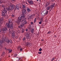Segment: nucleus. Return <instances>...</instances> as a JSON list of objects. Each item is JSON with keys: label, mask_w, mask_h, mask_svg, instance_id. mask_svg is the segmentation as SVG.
Returning <instances> with one entry per match:
<instances>
[{"label": "nucleus", "mask_w": 61, "mask_h": 61, "mask_svg": "<svg viewBox=\"0 0 61 61\" xmlns=\"http://www.w3.org/2000/svg\"><path fill=\"white\" fill-rule=\"evenodd\" d=\"M5 25H6L7 27L8 28H10L9 29V32H10L11 29H13V26H12V25H11L10 24H9L8 23H6Z\"/></svg>", "instance_id": "nucleus-1"}, {"label": "nucleus", "mask_w": 61, "mask_h": 61, "mask_svg": "<svg viewBox=\"0 0 61 61\" xmlns=\"http://www.w3.org/2000/svg\"><path fill=\"white\" fill-rule=\"evenodd\" d=\"M6 12H7V11H6V10L4 9V10H2V17H5L6 16L5 14H6Z\"/></svg>", "instance_id": "nucleus-2"}, {"label": "nucleus", "mask_w": 61, "mask_h": 61, "mask_svg": "<svg viewBox=\"0 0 61 61\" xmlns=\"http://www.w3.org/2000/svg\"><path fill=\"white\" fill-rule=\"evenodd\" d=\"M10 10H13V9H14V10H16V7L15 5H11Z\"/></svg>", "instance_id": "nucleus-3"}, {"label": "nucleus", "mask_w": 61, "mask_h": 61, "mask_svg": "<svg viewBox=\"0 0 61 61\" xmlns=\"http://www.w3.org/2000/svg\"><path fill=\"white\" fill-rule=\"evenodd\" d=\"M22 14H21V15H23V16H25L24 15L26 14V10L25 9H23L22 10Z\"/></svg>", "instance_id": "nucleus-4"}, {"label": "nucleus", "mask_w": 61, "mask_h": 61, "mask_svg": "<svg viewBox=\"0 0 61 61\" xmlns=\"http://www.w3.org/2000/svg\"><path fill=\"white\" fill-rule=\"evenodd\" d=\"M25 16H23V15H21L18 18V20L21 21V20H22L23 18H25Z\"/></svg>", "instance_id": "nucleus-5"}, {"label": "nucleus", "mask_w": 61, "mask_h": 61, "mask_svg": "<svg viewBox=\"0 0 61 61\" xmlns=\"http://www.w3.org/2000/svg\"><path fill=\"white\" fill-rule=\"evenodd\" d=\"M30 33H27L26 36V39H30Z\"/></svg>", "instance_id": "nucleus-6"}, {"label": "nucleus", "mask_w": 61, "mask_h": 61, "mask_svg": "<svg viewBox=\"0 0 61 61\" xmlns=\"http://www.w3.org/2000/svg\"><path fill=\"white\" fill-rule=\"evenodd\" d=\"M8 21L9 24H10L11 25V27H12V26H13V23L12 22V21L10 19Z\"/></svg>", "instance_id": "nucleus-7"}, {"label": "nucleus", "mask_w": 61, "mask_h": 61, "mask_svg": "<svg viewBox=\"0 0 61 61\" xmlns=\"http://www.w3.org/2000/svg\"><path fill=\"white\" fill-rule=\"evenodd\" d=\"M25 25V24L24 23V22L21 23L20 24V25L18 26L19 28H20L23 27Z\"/></svg>", "instance_id": "nucleus-8"}, {"label": "nucleus", "mask_w": 61, "mask_h": 61, "mask_svg": "<svg viewBox=\"0 0 61 61\" xmlns=\"http://www.w3.org/2000/svg\"><path fill=\"white\" fill-rule=\"evenodd\" d=\"M3 41L0 40V48H2L3 46Z\"/></svg>", "instance_id": "nucleus-9"}, {"label": "nucleus", "mask_w": 61, "mask_h": 61, "mask_svg": "<svg viewBox=\"0 0 61 61\" xmlns=\"http://www.w3.org/2000/svg\"><path fill=\"white\" fill-rule=\"evenodd\" d=\"M7 28L6 27H5L2 28V31L3 32L6 31H7Z\"/></svg>", "instance_id": "nucleus-10"}, {"label": "nucleus", "mask_w": 61, "mask_h": 61, "mask_svg": "<svg viewBox=\"0 0 61 61\" xmlns=\"http://www.w3.org/2000/svg\"><path fill=\"white\" fill-rule=\"evenodd\" d=\"M6 42L7 43H9V42H10V43H12V41L11 40H9V39H7L6 40Z\"/></svg>", "instance_id": "nucleus-11"}, {"label": "nucleus", "mask_w": 61, "mask_h": 61, "mask_svg": "<svg viewBox=\"0 0 61 61\" xmlns=\"http://www.w3.org/2000/svg\"><path fill=\"white\" fill-rule=\"evenodd\" d=\"M7 8V11H8L9 12H11V11H12V10H11V8H10V7H8L6 8Z\"/></svg>", "instance_id": "nucleus-12"}, {"label": "nucleus", "mask_w": 61, "mask_h": 61, "mask_svg": "<svg viewBox=\"0 0 61 61\" xmlns=\"http://www.w3.org/2000/svg\"><path fill=\"white\" fill-rule=\"evenodd\" d=\"M50 6L51 7V10H52L53 8V7H54V6H56V5H55V3H53V4L52 5H50Z\"/></svg>", "instance_id": "nucleus-13"}, {"label": "nucleus", "mask_w": 61, "mask_h": 61, "mask_svg": "<svg viewBox=\"0 0 61 61\" xmlns=\"http://www.w3.org/2000/svg\"><path fill=\"white\" fill-rule=\"evenodd\" d=\"M28 3L30 4V5H34V3L32 0H31L30 1H28Z\"/></svg>", "instance_id": "nucleus-14"}, {"label": "nucleus", "mask_w": 61, "mask_h": 61, "mask_svg": "<svg viewBox=\"0 0 61 61\" xmlns=\"http://www.w3.org/2000/svg\"><path fill=\"white\" fill-rule=\"evenodd\" d=\"M48 11H47V10H44L43 11V12L44 13V14L46 15H47V14H48Z\"/></svg>", "instance_id": "nucleus-15"}, {"label": "nucleus", "mask_w": 61, "mask_h": 61, "mask_svg": "<svg viewBox=\"0 0 61 61\" xmlns=\"http://www.w3.org/2000/svg\"><path fill=\"white\" fill-rule=\"evenodd\" d=\"M8 51H9L8 52V53H11L12 52V50H11V49H8Z\"/></svg>", "instance_id": "nucleus-16"}, {"label": "nucleus", "mask_w": 61, "mask_h": 61, "mask_svg": "<svg viewBox=\"0 0 61 61\" xmlns=\"http://www.w3.org/2000/svg\"><path fill=\"white\" fill-rule=\"evenodd\" d=\"M16 10L17 9V10H19V6H18V5H16Z\"/></svg>", "instance_id": "nucleus-17"}, {"label": "nucleus", "mask_w": 61, "mask_h": 61, "mask_svg": "<svg viewBox=\"0 0 61 61\" xmlns=\"http://www.w3.org/2000/svg\"><path fill=\"white\" fill-rule=\"evenodd\" d=\"M12 35L13 37H15V32H13L12 34Z\"/></svg>", "instance_id": "nucleus-18"}, {"label": "nucleus", "mask_w": 61, "mask_h": 61, "mask_svg": "<svg viewBox=\"0 0 61 61\" xmlns=\"http://www.w3.org/2000/svg\"><path fill=\"white\" fill-rule=\"evenodd\" d=\"M4 20V19L3 18H1L0 19V22L2 23H3V20Z\"/></svg>", "instance_id": "nucleus-19"}, {"label": "nucleus", "mask_w": 61, "mask_h": 61, "mask_svg": "<svg viewBox=\"0 0 61 61\" xmlns=\"http://www.w3.org/2000/svg\"><path fill=\"white\" fill-rule=\"evenodd\" d=\"M27 45H28V46H32V44L30 42H27Z\"/></svg>", "instance_id": "nucleus-20"}, {"label": "nucleus", "mask_w": 61, "mask_h": 61, "mask_svg": "<svg viewBox=\"0 0 61 61\" xmlns=\"http://www.w3.org/2000/svg\"><path fill=\"white\" fill-rule=\"evenodd\" d=\"M20 22H21L20 20H18L17 21H16V22L18 24H19V23H20Z\"/></svg>", "instance_id": "nucleus-21"}, {"label": "nucleus", "mask_w": 61, "mask_h": 61, "mask_svg": "<svg viewBox=\"0 0 61 61\" xmlns=\"http://www.w3.org/2000/svg\"><path fill=\"white\" fill-rule=\"evenodd\" d=\"M33 17V15H30V16H29V17L28 18L29 19H32V18Z\"/></svg>", "instance_id": "nucleus-22"}, {"label": "nucleus", "mask_w": 61, "mask_h": 61, "mask_svg": "<svg viewBox=\"0 0 61 61\" xmlns=\"http://www.w3.org/2000/svg\"><path fill=\"white\" fill-rule=\"evenodd\" d=\"M35 29H31V30H30L31 33H33L34 32V30Z\"/></svg>", "instance_id": "nucleus-23"}, {"label": "nucleus", "mask_w": 61, "mask_h": 61, "mask_svg": "<svg viewBox=\"0 0 61 61\" xmlns=\"http://www.w3.org/2000/svg\"><path fill=\"white\" fill-rule=\"evenodd\" d=\"M27 11L28 12H29L30 11V9L28 7L27 8Z\"/></svg>", "instance_id": "nucleus-24"}, {"label": "nucleus", "mask_w": 61, "mask_h": 61, "mask_svg": "<svg viewBox=\"0 0 61 61\" xmlns=\"http://www.w3.org/2000/svg\"><path fill=\"white\" fill-rule=\"evenodd\" d=\"M51 6H49L48 7H47V10H49V9H50L51 8Z\"/></svg>", "instance_id": "nucleus-25"}, {"label": "nucleus", "mask_w": 61, "mask_h": 61, "mask_svg": "<svg viewBox=\"0 0 61 61\" xmlns=\"http://www.w3.org/2000/svg\"><path fill=\"white\" fill-rule=\"evenodd\" d=\"M22 40L23 41H25L26 40V38L25 37H24L22 38Z\"/></svg>", "instance_id": "nucleus-26"}, {"label": "nucleus", "mask_w": 61, "mask_h": 61, "mask_svg": "<svg viewBox=\"0 0 61 61\" xmlns=\"http://www.w3.org/2000/svg\"><path fill=\"white\" fill-rule=\"evenodd\" d=\"M49 4L48 3L46 4V5H45V7H47L49 5Z\"/></svg>", "instance_id": "nucleus-27"}, {"label": "nucleus", "mask_w": 61, "mask_h": 61, "mask_svg": "<svg viewBox=\"0 0 61 61\" xmlns=\"http://www.w3.org/2000/svg\"><path fill=\"white\" fill-rule=\"evenodd\" d=\"M22 19H23L21 21V22H23V21H25V19H26V18H25V19L24 18H23Z\"/></svg>", "instance_id": "nucleus-28"}, {"label": "nucleus", "mask_w": 61, "mask_h": 61, "mask_svg": "<svg viewBox=\"0 0 61 61\" xmlns=\"http://www.w3.org/2000/svg\"><path fill=\"white\" fill-rule=\"evenodd\" d=\"M23 48H20V52H22V51H23Z\"/></svg>", "instance_id": "nucleus-29"}, {"label": "nucleus", "mask_w": 61, "mask_h": 61, "mask_svg": "<svg viewBox=\"0 0 61 61\" xmlns=\"http://www.w3.org/2000/svg\"><path fill=\"white\" fill-rule=\"evenodd\" d=\"M23 23L24 25L25 24H27V22L26 21H24Z\"/></svg>", "instance_id": "nucleus-30"}, {"label": "nucleus", "mask_w": 61, "mask_h": 61, "mask_svg": "<svg viewBox=\"0 0 61 61\" xmlns=\"http://www.w3.org/2000/svg\"><path fill=\"white\" fill-rule=\"evenodd\" d=\"M36 18H35L34 20V23H36Z\"/></svg>", "instance_id": "nucleus-31"}, {"label": "nucleus", "mask_w": 61, "mask_h": 61, "mask_svg": "<svg viewBox=\"0 0 61 61\" xmlns=\"http://www.w3.org/2000/svg\"><path fill=\"white\" fill-rule=\"evenodd\" d=\"M41 15H46L45 13L43 12V11L41 13Z\"/></svg>", "instance_id": "nucleus-32"}, {"label": "nucleus", "mask_w": 61, "mask_h": 61, "mask_svg": "<svg viewBox=\"0 0 61 61\" xmlns=\"http://www.w3.org/2000/svg\"><path fill=\"white\" fill-rule=\"evenodd\" d=\"M24 31H25V29H22V33H24Z\"/></svg>", "instance_id": "nucleus-33"}, {"label": "nucleus", "mask_w": 61, "mask_h": 61, "mask_svg": "<svg viewBox=\"0 0 61 61\" xmlns=\"http://www.w3.org/2000/svg\"><path fill=\"white\" fill-rule=\"evenodd\" d=\"M25 6L24 5H22V8H25Z\"/></svg>", "instance_id": "nucleus-34"}, {"label": "nucleus", "mask_w": 61, "mask_h": 61, "mask_svg": "<svg viewBox=\"0 0 61 61\" xmlns=\"http://www.w3.org/2000/svg\"><path fill=\"white\" fill-rule=\"evenodd\" d=\"M2 32H3V29H0V33Z\"/></svg>", "instance_id": "nucleus-35"}, {"label": "nucleus", "mask_w": 61, "mask_h": 61, "mask_svg": "<svg viewBox=\"0 0 61 61\" xmlns=\"http://www.w3.org/2000/svg\"><path fill=\"white\" fill-rule=\"evenodd\" d=\"M17 57V58H17V61H19V60H20V59H19V58L18 57Z\"/></svg>", "instance_id": "nucleus-36"}, {"label": "nucleus", "mask_w": 61, "mask_h": 61, "mask_svg": "<svg viewBox=\"0 0 61 61\" xmlns=\"http://www.w3.org/2000/svg\"><path fill=\"white\" fill-rule=\"evenodd\" d=\"M5 50H6V51H8V49H7V48H6V47H5Z\"/></svg>", "instance_id": "nucleus-37"}, {"label": "nucleus", "mask_w": 61, "mask_h": 61, "mask_svg": "<svg viewBox=\"0 0 61 61\" xmlns=\"http://www.w3.org/2000/svg\"><path fill=\"white\" fill-rule=\"evenodd\" d=\"M41 22H42L43 21V18H41Z\"/></svg>", "instance_id": "nucleus-38"}, {"label": "nucleus", "mask_w": 61, "mask_h": 61, "mask_svg": "<svg viewBox=\"0 0 61 61\" xmlns=\"http://www.w3.org/2000/svg\"><path fill=\"white\" fill-rule=\"evenodd\" d=\"M42 50V49H41V48H40V49H39V51H41Z\"/></svg>", "instance_id": "nucleus-39"}, {"label": "nucleus", "mask_w": 61, "mask_h": 61, "mask_svg": "<svg viewBox=\"0 0 61 61\" xmlns=\"http://www.w3.org/2000/svg\"><path fill=\"white\" fill-rule=\"evenodd\" d=\"M51 31H49L47 33V34H50V33H51Z\"/></svg>", "instance_id": "nucleus-40"}, {"label": "nucleus", "mask_w": 61, "mask_h": 61, "mask_svg": "<svg viewBox=\"0 0 61 61\" xmlns=\"http://www.w3.org/2000/svg\"><path fill=\"white\" fill-rule=\"evenodd\" d=\"M54 59H55V58L54 57H53L52 58V59H51V61H53V60H54Z\"/></svg>", "instance_id": "nucleus-41"}, {"label": "nucleus", "mask_w": 61, "mask_h": 61, "mask_svg": "<svg viewBox=\"0 0 61 61\" xmlns=\"http://www.w3.org/2000/svg\"><path fill=\"white\" fill-rule=\"evenodd\" d=\"M21 47L20 46H19L18 47V49H19V48H21Z\"/></svg>", "instance_id": "nucleus-42"}, {"label": "nucleus", "mask_w": 61, "mask_h": 61, "mask_svg": "<svg viewBox=\"0 0 61 61\" xmlns=\"http://www.w3.org/2000/svg\"><path fill=\"white\" fill-rule=\"evenodd\" d=\"M42 53V52H38V53L39 54H41Z\"/></svg>", "instance_id": "nucleus-43"}, {"label": "nucleus", "mask_w": 61, "mask_h": 61, "mask_svg": "<svg viewBox=\"0 0 61 61\" xmlns=\"http://www.w3.org/2000/svg\"><path fill=\"white\" fill-rule=\"evenodd\" d=\"M39 24H42V21H41L39 22Z\"/></svg>", "instance_id": "nucleus-44"}, {"label": "nucleus", "mask_w": 61, "mask_h": 61, "mask_svg": "<svg viewBox=\"0 0 61 61\" xmlns=\"http://www.w3.org/2000/svg\"><path fill=\"white\" fill-rule=\"evenodd\" d=\"M41 25L42 26V28H44V25L43 24H42Z\"/></svg>", "instance_id": "nucleus-45"}, {"label": "nucleus", "mask_w": 61, "mask_h": 61, "mask_svg": "<svg viewBox=\"0 0 61 61\" xmlns=\"http://www.w3.org/2000/svg\"><path fill=\"white\" fill-rule=\"evenodd\" d=\"M18 36H17L15 37V38H18Z\"/></svg>", "instance_id": "nucleus-46"}, {"label": "nucleus", "mask_w": 61, "mask_h": 61, "mask_svg": "<svg viewBox=\"0 0 61 61\" xmlns=\"http://www.w3.org/2000/svg\"><path fill=\"white\" fill-rule=\"evenodd\" d=\"M12 17H14V16H15V15H12Z\"/></svg>", "instance_id": "nucleus-47"}, {"label": "nucleus", "mask_w": 61, "mask_h": 61, "mask_svg": "<svg viewBox=\"0 0 61 61\" xmlns=\"http://www.w3.org/2000/svg\"><path fill=\"white\" fill-rule=\"evenodd\" d=\"M5 55V52H3L2 54V55Z\"/></svg>", "instance_id": "nucleus-48"}, {"label": "nucleus", "mask_w": 61, "mask_h": 61, "mask_svg": "<svg viewBox=\"0 0 61 61\" xmlns=\"http://www.w3.org/2000/svg\"><path fill=\"white\" fill-rule=\"evenodd\" d=\"M25 30L26 32H27V31H28V29H26Z\"/></svg>", "instance_id": "nucleus-49"}, {"label": "nucleus", "mask_w": 61, "mask_h": 61, "mask_svg": "<svg viewBox=\"0 0 61 61\" xmlns=\"http://www.w3.org/2000/svg\"><path fill=\"white\" fill-rule=\"evenodd\" d=\"M17 56V54H15L14 55V57Z\"/></svg>", "instance_id": "nucleus-50"}, {"label": "nucleus", "mask_w": 61, "mask_h": 61, "mask_svg": "<svg viewBox=\"0 0 61 61\" xmlns=\"http://www.w3.org/2000/svg\"><path fill=\"white\" fill-rule=\"evenodd\" d=\"M2 24L3 23L0 21V26H1V24Z\"/></svg>", "instance_id": "nucleus-51"}, {"label": "nucleus", "mask_w": 61, "mask_h": 61, "mask_svg": "<svg viewBox=\"0 0 61 61\" xmlns=\"http://www.w3.org/2000/svg\"><path fill=\"white\" fill-rule=\"evenodd\" d=\"M52 2H55V0H51Z\"/></svg>", "instance_id": "nucleus-52"}, {"label": "nucleus", "mask_w": 61, "mask_h": 61, "mask_svg": "<svg viewBox=\"0 0 61 61\" xmlns=\"http://www.w3.org/2000/svg\"><path fill=\"white\" fill-rule=\"evenodd\" d=\"M31 25H33V22H31Z\"/></svg>", "instance_id": "nucleus-53"}, {"label": "nucleus", "mask_w": 61, "mask_h": 61, "mask_svg": "<svg viewBox=\"0 0 61 61\" xmlns=\"http://www.w3.org/2000/svg\"><path fill=\"white\" fill-rule=\"evenodd\" d=\"M12 1H15V0H11Z\"/></svg>", "instance_id": "nucleus-54"}, {"label": "nucleus", "mask_w": 61, "mask_h": 61, "mask_svg": "<svg viewBox=\"0 0 61 61\" xmlns=\"http://www.w3.org/2000/svg\"><path fill=\"white\" fill-rule=\"evenodd\" d=\"M2 6L3 7H5V5H2Z\"/></svg>", "instance_id": "nucleus-55"}, {"label": "nucleus", "mask_w": 61, "mask_h": 61, "mask_svg": "<svg viewBox=\"0 0 61 61\" xmlns=\"http://www.w3.org/2000/svg\"><path fill=\"white\" fill-rule=\"evenodd\" d=\"M18 33H20V32L19 31V30H18Z\"/></svg>", "instance_id": "nucleus-56"}, {"label": "nucleus", "mask_w": 61, "mask_h": 61, "mask_svg": "<svg viewBox=\"0 0 61 61\" xmlns=\"http://www.w3.org/2000/svg\"><path fill=\"white\" fill-rule=\"evenodd\" d=\"M37 18H39V16H37Z\"/></svg>", "instance_id": "nucleus-57"}, {"label": "nucleus", "mask_w": 61, "mask_h": 61, "mask_svg": "<svg viewBox=\"0 0 61 61\" xmlns=\"http://www.w3.org/2000/svg\"><path fill=\"white\" fill-rule=\"evenodd\" d=\"M51 10H51H51H50V12H51Z\"/></svg>", "instance_id": "nucleus-58"}, {"label": "nucleus", "mask_w": 61, "mask_h": 61, "mask_svg": "<svg viewBox=\"0 0 61 61\" xmlns=\"http://www.w3.org/2000/svg\"><path fill=\"white\" fill-rule=\"evenodd\" d=\"M1 0H0V4H1Z\"/></svg>", "instance_id": "nucleus-59"}, {"label": "nucleus", "mask_w": 61, "mask_h": 61, "mask_svg": "<svg viewBox=\"0 0 61 61\" xmlns=\"http://www.w3.org/2000/svg\"><path fill=\"white\" fill-rule=\"evenodd\" d=\"M41 41H43V39H42V40H41Z\"/></svg>", "instance_id": "nucleus-60"}, {"label": "nucleus", "mask_w": 61, "mask_h": 61, "mask_svg": "<svg viewBox=\"0 0 61 61\" xmlns=\"http://www.w3.org/2000/svg\"><path fill=\"white\" fill-rule=\"evenodd\" d=\"M20 60V61H22V60Z\"/></svg>", "instance_id": "nucleus-61"}, {"label": "nucleus", "mask_w": 61, "mask_h": 61, "mask_svg": "<svg viewBox=\"0 0 61 61\" xmlns=\"http://www.w3.org/2000/svg\"><path fill=\"white\" fill-rule=\"evenodd\" d=\"M20 8H21V6H20Z\"/></svg>", "instance_id": "nucleus-62"}, {"label": "nucleus", "mask_w": 61, "mask_h": 61, "mask_svg": "<svg viewBox=\"0 0 61 61\" xmlns=\"http://www.w3.org/2000/svg\"><path fill=\"white\" fill-rule=\"evenodd\" d=\"M9 56V57H10V56Z\"/></svg>", "instance_id": "nucleus-63"}, {"label": "nucleus", "mask_w": 61, "mask_h": 61, "mask_svg": "<svg viewBox=\"0 0 61 61\" xmlns=\"http://www.w3.org/2000/svg\"><path fill=\"white\" fill-rule=\"evenodd\" d=\"M39 0H36L37 1H38Z\"/></svg>", "instance_id": "nucleus-64"}]
</instances>
